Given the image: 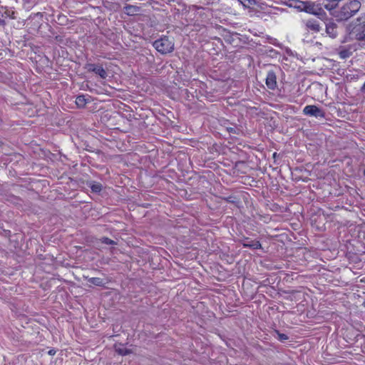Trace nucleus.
Wrapping results in <instances>:
<instances>
[{
    "mask_svg": "<svg viewBox=\"0 0 365 365\" xmlns=\"http://www.w3.org/2000/svg\"><path fill=\"white\" fill-rule=\"evenodd\" d=\"M361 3L359 0H349L335 15L339 21H346L360 9Z\"/></svg>",
    "mask_w": 365,
    "mask_h": 365,
    "instance_id": "nucleus-1",
    "label": "nucleus"
},
{
    "mask_svg": "<svg viewBox=\"0 0 365 365\" xmlns=\"http://www.w3.org/2000/svg\"><path fill=\"white\" fill-rule=\"evenodd\" d=\"M154 48L161 54H167L173 51L174 42L168 36H163L153 43Z\"/></svg>",
    "mask_w": 365,
    "mask_h": 365,
    "instance_id": "nucleus-2",
    "label": "nucleus"
},
{
    "mask_svg": "<svg viewBox=\"0 0 365 365\" xmlns=\"http://www.w3.org/2000/svg\"><path fill=\"white\" fill-rule=\"evenodd\" d=\"M84 68L88 72H93L96 75H98L103 79L106 78L108 76L107 72L102 65L88 63L85 65Z\"/></svg>",
    "mask_w": 365,
    "mask_h": 365,
    "instance_id": "nucleus-3",
    "label": "nucleus"
},
{
    "mask_svg": "<svg viewBox=\"0 0 365 365\" xmlns=\"http://www.w3.org/2000/svg\"><path fill=\"white\" fill-rule=\"evenodd\" d=\"M303 113L306 115L316 118H324L325 113L323 110L314 105H309L304 108Z\"/></svg>",
    "mask_w": 365,
    "mask_h": 365,
    "instance_id": "nucleus-4",
    "label": "nucleus"
},
{
    "mask_svg": "<svg viewBox=\"0 0 365 365\" xmlns=\"http://www.w3.org/2000/svg\"><path fill=\"white\" fill-rule=\"evenodd\" d=\"M302 11L306 13L313 14L315 16H319L321 14L322 9L321 8H318L314 5V3L311 1H305L304 6L302 8Z\"/></svg>",
    "mask_w": 365,
    "mask_h": 365,
    "instance_id": "nucleus-5",
    "label": "nucleus"
},
{
    "mask_svg": "<svg viewBox=\"0 0 365 365\" xmlns=\"http://www.w3.org/2000/svg\"><path fill=\"white\" fill-rule=\"evenodd\" d=\"M265 83L270 90H274L277 87V76L274 71L267 72Z\"/></svg>",
    "mask_w": 365,
    "mask_h": 365,
    "instance_id": "nucleus-6",
    "label": "nucleus"
},
{
    "mask_svg": "<svg viewBox=\"0 0 365 365\" xmlns=\"http://www.w3.org/2000/svg\"><path fill=\"white\" fill-rule=\"evenodd\" d=\"M337 25L333 21H329L326 23V33L332 38L337 36Z\"/></svg>",
    "mask_w": 365,
    "mask_h": 365,
    "instance_id": "nucleus-7",
    "label": "nucleus"
},
{
    "mask_svg": "<svg viewBox=\"0 0 365 365\" xmlns=\"http://www.w3.org/2000/svg\"><path fill=\"white\" fill-rule=\"evenodd\" d=\"M242 245L243 247H249L253 250H258L262 248L261 243L258 240H251L249 238L246 237L245 238L242 242Z\"/></svg>",
    "mask_w": 365,
    "mask_h": 365,
    "instance_id": "nucleus-8",
    "label": "nucleus"
},
{
    "mask_svg": "<svg viewBox=\"0 0 365 365\" xmlns=\"http://www.w3.org/2000/svg\"><path fill=\"white\" fill-rule=\"evenodd\" d=\"M288 3H285V4L288 5L290 7H294L297 9L299 11H302V8L304 6L305 1H302L300 0H287Z\"/></svg>",
    "mask_w": 365,
    "mask_h": 365,
    "instance_id": "nucleus-9",
    "label": "nucleus"
},
{
    "mask_svg": "<svg viewBox=\"0 0 365 365\" xmlns=\"http://www.w3.org/2000/svg\"><path fill=\"white\" fill-rule=\"evenodd\" d=\"M305 24H306V26L309 29H310L314 32H319L321 29L319 24L317 20H314V19L307 20L306 21Z\"/></svg>",
    "mask_w": 365,
    "mask_h": 365,
    "instance_id": "nucleus-10",
    "label": "nucleus"
},
{
    "mask_svg": "<svg viewBox=\"0 0 365 365\" xmlns=\"http://www.w3.org/2000/svg\"><path fill=\"white\" fill-rule=\"evenodd\" d=\"M93 192L99 193L103 188L101 183L96 181H90L88 183Z\"/></svg>",
    "mask_w": 365,
    "mask_h": 365,
    "instance_id": "nucleus-11",
    "label": "nucleus"
},
{
    "mask_svg": "<svg viewBox=\"0 0 365 365\" xmlns=\"http://www.w3.org/2000/svg\"><path fill=\"white\" fill-rule=\"evenodd\" d=\"M124 11L126 14L133 16L140 11V8L137 6L128 4L124 6Z\"/></svg>",
    "mask_w": 365,
    "mask_h": 365,
    "instance_id": "nucleus-12",
    "label": "nucleus"
},
{
    "mask_svg": "<svg viewBox=\"0 0 365 365\" xmlns=\"http://www.w3.org/2000/svg\"><path fill=\"white\" fill-rule=\"evenodd\" d=\"M115 351L121 356H126L131 353V351L125 347L123 345L115 346Z\"/></svg>",
    "mask_w": 365,
    "mask_h": 365,
    "instance_id": "nucleus-13",
    "label": "nucleus"
},
{
    "mask_svg": "<svg viewBox=\"0 0 365 365\" xmlns=\"http://www.w3.org/2000/svg\"><path fill=\"white\" fill-rule=\"evenodd\" d=\"M86 279H88V282H90L94 285L99 286V287H102L104 285L103 279H101L100 277H91V278L86 277Z\"/></svg>",
    "mask_w": 365,
    "mask_h": 365,
    "instance_id": "nucleus-14",
    "label": "nucleus"
},
{
    "mask_svg": "<svg viewBox=\"0 0 365 365\" xmlns=\"http://www.w3.org/2000/svg\"><path fill=\"white\" fill-rule=\"evenodd\" d=\"M76 103L78 108H83L87 103L85 96L81 95L77 96L76 99Z\"/></svg>",
    "mask_w": 365,
    "mask_h": 365,
    "instance_id": "nucleus-15",
    "label": "nucleus"
},
{
    "mask_svg": "<svg viewBox=\"0 0 365 365\" xmlns=\"http://www.w3.org/2000/svg\"><path fill=\"white\" fill-rule=\"evenodd\" d=\"M1 8L5 9L4 12L2 14L3 17H9L11 19H16L14 11L9 10L6 7L1 6Z\"/></svg>",
    "mask_w": 365,
    "mask_h": 365,
    "instance_id": "nucleus-16",
    "label": "nucleus"
},
{
    "mask_svg": "<svg viewBox=\"0 0 365 365\" xmlns=\"http://www.w3.org/2000/svg\"><path fill=\"white\" fill-rule=\"evenodd\" d=\"M351 55V51L349 49H341L339 51V56L341 59L349 58Z\"/></svg>",
    "mask_w": 365,
    "mask_h": 365,
    "instance_id": "nucleus-17",
    "label": "nucleus"
},
{
    "mask_svg": "<svg viewBox=\"0 0 365 365\" xmlns=\"http://www.w3.org/2000/svg\"><path fill=\"white\" fill-rule=\"evenodd\" d=\"M100 241L103 243V244H106V245H117V242H115L114 240L107 237H103L102 238L100 239Z\"/></svg>",
    "mask_w": 365,
    "mask_h": 365,
    "instance_id": "nucleus-18",
    "label": "nucleus"
},
{
    "mask_svg": "<svg viewBox=\"0 0 365 365\" xmlns=\"http://www.w3.org/2000/svg\"><path fill=\"white\" fill-rule=\"evenodd\" d=\"M356 39L358 41H365V30L356 34Z\"/></svg>",
    "mask_w": 365,
    "mask_h": 365,
    "instance_id": "nucleus-19",
    "label": "nucleus"
},
{
    "mask_svg": "<svg viewBox=\"0 0 365 365\" xmlns=\"http://www.w3.org/2000/svg\"><path fill=\"white\" fill-rule=\"evenodd\" d=\"M277 335H278L277 339H278L280 341L284 342V341H285L286 340H287V339H288V336H287V334H282V333H279V332H278V331H277Z\"/></svg>",
    "mask_w": 365,
    "mask_h": 365,
    "instance_id": "nucleus-20",
    "label": "nucleus"
},
{
    "mask_svg": "<svg viewBox=\"0 0 365 365\" xmlns=\"http://www.w3.org/2000/svg\"><path fill=\"white\" fill-rule=\"evenodd\" d=\"M357 20L360 21V24H362L363 27H365V15L363 17L358 18Z\"/></svg>",
    "mask_w": 365,
    "mask_h": 365,
    "instance_id": "nucleus-21",
    "label": "nucleus"
},
{
    "mask_svg": "<svg viewBox=\"0 0 365 365\" xmlns=\"http://www.w3.org/2000/svg\"><path fill=\"white\" fill-rule=\"evenodd\" d=\"M56 349H50V350L48 351V354L49 355H51V356L55 355V354H56Z\"/></svg>",
    "mask_w": 365,
    "mask_h": 365,
    "instance_id": "nucleus-22",
    "label": "nucleus"
},
{
    "mask_svg": "<svg viewBox=\"0 0 365 365\" xmlns=\"http://www.w3.org/2000/svg\"><path fill=\"white\" fill-rule=\"evenodd\" d=\"M6 25V21L0 18V26H4Z\"/></svg>",
    "mask_w": 365,
    "mask_h": 365,
    "instance_id": "nucleus-23",
    "label": "nucleus"
},
{
    "mask_svg": "<svg viewBox=\"0 0 365 365\" xmlns=\"http://www.w3.org/2000/svg\"><path fill=\"white\" fill-rule=\"evenodd\" d=\"M360 91L362 93H365V81H364V85L361 87Z\"/></svg>",
    "mask_w": 365,
    "mask_h": 365,
    "instance_id": "nucleus-24",
    "label": "nucleus"
},
{
    "mask_svg": "<svg viewBox=\"0 0 365 365\" xmlns=\"http://www.w3.org/2000/svg\"><path fill=\"white\" fill-rule=\"evenodd\" d=\"M240 3L244 4L245 1H250V0H238Z\"/></svg>",
    "mask_w": 365,
    "mask_h": 365,
    "instance_id": "nucleus-25",
    "label": "nucleus"
},
{
    "mask_svg": "<svg viewBox=\"0 0 365 365\" xmlns=\"http://www.w3.org/2000/svg\"><path fill=\"white\" fill-rule=\"evenodd\" d=\"M282 2H283L284 4L285 3H288L287 0H280Z\"/></svg>",
    "mask_w": 365,
    "mask_h": 365,
    "instance_id": "nucleus-26",
    "label": "nucleus"
},
{
    "mask_svg": "<svg viewBox=\"0 0 365 365\" xmlns=\"http://www.w3.org/2000/svg\"><path fill=\"white\" fill-rule=\"evenodd\" d=\"M56 38L60 40V36H56Z\"/></svg>",
    "mask_w": 365,
    "mask_h": 365,
    "instance_id": "nucleus-27",
    "label": "nucleus"
},
{
    "mask_svg": "<svg viewBox=\"0 0 365 365\" xmlns=\"http://www.w3.org/2000/svg\"><path fill=\"white\" fill-rule=\"evenodd\" d=\"M56 38L60 40V36H56Z\"/></svg>",
    "mask_w": 365,
    "mask_h": 365,
    "instance_id": "nucleus-28",
    "label": "nucleus"
},
{
    "mask_svg": "<svg viewBox=\"0 0 365 365\" xmlns=\"http://www.w3.org/2000/svg\"><path fill=\"white\" fill-rule=\"evenodd\" d=\"M364 175H365V170H364Z\"/></svg>",
    "mask_w": 365,
    "mask_h": 365,
    "instance_id": "nucleus-29",
    "label": "nucleus"
},
{
    "mask_svg": "<svg viewBox=\"0 0 365 365\" xmlns=\"http://www.w3.org/2000/svg\"><path fill=\"white\" fill-rule=\"evenodd\" d=\"M364 306H365V302H364Z\"/></svg>",
    "mask_w": 365,
    "mask_h": 365,
    "instance_id": "nucleus-30",
    "label": "nucleus"
}]
</instances>
